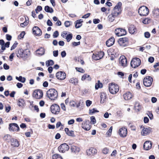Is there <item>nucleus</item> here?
Here are the masks:
<instances>
[{
    "label": "nucleus",
    "mask_w": 159,
    "mask_h": 159,
    "mask_svg": "<svg viewBox=\"0 0 159 159\" xmlns=\"http://www.w3.org/2000/svg\"><path fill=\"white\" fill-rule=\"evenodd\" d=\"M100 20L99 19H94L93 20V23L94 24H97L100 22Z\"/></svg>",
    "instance_id": "obj_58"
},
{
    "label": "nucleus",
    "mask_w": 159,
    "mask_h": 159,
    "mask_svg": "<svg viewBox=\"0 0 159 159\" xmlns=\"http://www.w3.org/2000/svg\"><path fill=\"white\" fill-rule=\"evenodd\" d=\"M140 128L142 129L141 134L142 136H144L148 134L151 131V128L149 127L145 128L143 125L140 126Z\"/></svg>",
    "instance_id": "obj_10"
},
{
    "label": "nucleus",
    "mask_w": 159,
    "mask_h": 159,
    "mask_svg": "<svg viewBox=\"0 0 159 159\" xmlns=\"http://www.w3.org/2000/svg\"><path fill=\"white\" fill-rule=\"evenodd\" d=\"M115 42V39L112 37L108 39L106 42V44L107 47H109L112 45Z\"/></svg>",
    "instance_id": "obj_22"
},
{
    "label": "nucleus",
    "mask_w": 159,
    "mask_h": 159,
    "mask_svg": "<svg viewBox=\"0 0 159 159\" xmlns=\"http://www.w3.org/2000/svg\"><path fill=\"white\" fill-rule=\"evenodd\" d=\"M122 3L120 2H118L114 7L112 13L118 16L120 14L122 11Z\"/></svg>",
    "instance_id": "obj_3"
},
{
    "label": "nucleus",
    "mask_w": 159,
    "mask_h": 159,
    "mask_svg": "<svg viewBox=\"0 0 159 159\" xmlns=\"http://www.w3.org/2000/svg\"><path fill=\"white\" fill-rule=\"evenodd\" d=\"M124 99L126 100L131 99L132 97V94L130 92H127L123 95Z\"/></svg>",
    "instance_id": "obj_24"
},
{
    "label": "nucleus",
    "mask_w": 159,
    "mask_h": 159,
    "mask_svg": "<svg viewBox=\"0 0 159 159\" xmlns=\"http://www.w3.org/2000/svg\"><path fill=\"white\" fill-rule=\"evenodd\" d=\"M65 131L66 134L70 136H74V132L73 131H70L68 128H66L65 129Z\"/></svg>",
    "instance_id": "obj_32"
},
{
    "label": "nucleus",
    "mask_w": 159,
    "mask_h": 159,
    "mask_svg": "<svg viewBox=\"0 0 159 159\" xmlns=\"http://www.w3.org/2000/svg\"><path fill=\"white\" fill-rule=\"evenodd\" d=\"M67 32L65 31H63L61 34V36L63 38H66L67 35Z\"/></svg>",
    "instance_id": "obj_55"
},
{
    "label": "nucleus",
    "mask_w": 159,
    "mask_h": 159,
    "mask_svg": "<svg viewBox=\"0 0 159 159\" xmlns=\"http://www.w3.org/2000/svg\"><path fill=\"white\" fill-rule=\"evenodd\" d=\"M66 73L61 71L58 72L56 74V77L57 78L60 80H64L66 78Z\"/></svg>",
    "instance_id": "obj_17"
},
{
    "label": "nucleus",
    "mask_w": 159,
    "mask_h": 159,
    "mask_svg": "<svg viewBox=\"0 0 159 159\" xmlns=\"http://www.w3.org/2000/svg\"><path fill=\"white\" fill-rule=\"evenodd\" d=\"M3 139L7 142H9L11 140V137L10 135L7 134L4 136Z\"/></svg>",
    "instance_id": "obj_38"
},
{
    "label": "nucleus",
    "mask_w": 159,
    "mask_h": 159,
    "mask_svg": "<svg viewBox=\"0 0 159 159\" xmlns=\"http://www.w3.org/2000/svg\"><path fill=\"white\" fill-rule=\"evenodd\" d=\"M100 96L101 98L100 102L103 103L104 102L106 98V94L105 93L102 92L100 93Z\"/></svg>",
    "instance_id": "obj_27"
},
{
    "label": "nucleus",
    "mask_w": 159,
    "mask_h": 159,
    "mask_svg": "<svg viewBox=\"0 0 159 159\" xmlns=\"http://www.w3.org/2000/svg\"><path fill=\"white\" fill-rule=\"evenodd\" d=\"M71 150L72 152L75 153H78L80 151V149L77 147L73 146L71 147Z\"/></svg>",
    "instance_id": "obj_31"
},
{
    "label": "nucleus",
    "mask_w": 159,
    "mask_h": 159,
    "mask_svg": "<svg viewBox=\"0 0 159 159\" xmlns=\"http://www.w3.org/2000/svg\"><path fill=\"white\" fill-rule=\"evenodd\" d=\"M70 83L73 84L75 85H76L78 83V80L77 79L75 78H71L69 80Z\"/></svg>",
    "instance_id": "obj_35"
},
{
    "label": "nucleus",
    "mask_w": 159,
    "mask_h": 159,
    "mask_svg": "<svg viewBox=\"0 0 159 159\" xmlns=\"http://www.w3.org/2000/svg\"><path fill=\"white\" fill-rule=\"evenodd\" d=\"M72 34H67L65 38L67 41L68 42H69L72 39Z\"/></svg>",
    "instance_id": "obj_42"
},
{
    "label": "nucleus",
    "mask_w": 159,
    "mask_h": 159,
    "mask_svg": "<svg viewBox=\"0 0 159 159\" xmlns=\"http://www.w3.org/2000/svg\"><path fill=\"white\" fill-rule=\"evenodd\" d=\"M129 32L131 34H134L136 31L135 27L134 25H131L129 29Z\"/></svg>",
    "instance_id": "obj_30"
},
{
    "label": "nucleus",
    "mask_w": 159,
    "mask_h": 159,
    "mask_svg": "<svg viewBox=\"0 0 159 159\" xmlns=\"http://www.w3.org/2000/svg\"><path fill=\"white\" fill-rule=\"evenodd\" d=\"M45 52V49L41 47L36 51L35 54L38 56H41L44 54Z\"/></svg>",
    "instance_id": "obj_20"
},
{
    "label": "nucleus",
    "mask_w": 159,
    "mask_h": 159,
    "mask_svg": "<svg viewBox=\"0 0 159 159\" xmlns=\"http://www.w3.org/2000/svg\"><path fill=\"white\" fill-rule=\"evenodd\" d=\"M115 33L118 36H120L125 35L126 32L124 29L117 28L115 30Z\"/></svg>",
    "instance_id": "obj_15"
},
{
    "label": "nucleus",
    "mask_w": 159,
    "mask_h": 159,
    "mask_svg": "<svg viewBox=\"0 0 159 159\" xmlns=\"http://www.w3.org/2000/svg\"><path fill=\"white\" fill-rule=\"evenodd\" d=\"M47 94L48 97L52 100H55L58 96L57 92L54 89H49L47 91Z\"/></svg>",
    "instance_id": "obj_1"
},
{
    "label": "nucleus",
    "mask_w": 159,
    "mask_h": 159,
    "mask_svg": "<svg viewBox=\"0 0 159 159\" xmlns=\"http://www.w3.org/2000/svg\"><path fill=\"white\" fill-rule=\"evenodd\" d=\"M28 24V20H25V21L23 23L20 24V26L22 27H24L26 26Z\"/></svg>",
    "instance_id": "obj_46"
},
{
    "label": "nucleus",
    "mask_w": 159,
    "mask_h": 159,
    "mask_svg": "<svg viewBox=\"0 0 159 159\" xmlns=\"http://www.w3.org/2000/svg\"><path fill=\"white\" fill-rule=\"evenodd\" d=\"M17 104L20 107L22 108L24 107L25 105L24 99L22 98L19 99L17 103Z\"/></svg>",
    "instance_id": "obj_25"
},
{
    "label": "nucleus",
    "mask_w": 159,
    "mask_h": 159,
    "mask_svg": "<svg viewBox=\"0 0 159 159\" xmlns=\"http://www.w3.org/2000/svg\"><path fill=\"white\" fill-rule=\"evenodd\" d=\"M102 87V84L99 80L98 81V82L95 84V88L96 89H98L99 88H101Z\"/></svg>",
    "instance_id": "obj_37"
},
{
    "label": "nucleus",
    "mask_w": 159,
    "mask_h": 159,
    "mask_svg": "<svg viewBox=\"0 0 159 159\" xmlns=\"http://www.w3.org/2000/svg\"><path fill=\"white\" fill-rule=\"evenodd\" d=\"M60 110L59 106L57 105L54 104L51 107V111L52 113L55 114H58Z\"/></svg>",
    "instance_id": "obj_9"
},
{
    "label": "nucleus",
    "mask_w": 159,
    "mask_h": 159,
    "mask_svg": "<svg viewBox=\"0 0 159 159\" xmlns=\"http://www.w3.org/2000/svg\"><path fill=\"white\" fill-rule=\"evenodd\" d=\"M9 129L11 131H17L19 130V127L16 123H11L9 125Z\"/></svg>",
    "instance_id": "obj_14"
},
{
    "label": "nucleus",
    "mask_w": 159,
    "mask_h": 159,
    "mask_svg": "<svg viewBox=\"0 0 159 159\" xmlns=\"http://www.w3.org/2000/svg\"><path fill=\"white\" fill-rule=\"evenodd\" d=\"M120 64L123 67H125L127 66V61L125 57L122 56L119 58Z\"/></svg>",
    "instance_id": "obj_19"
},
{
    "label": "nucleus",
    "mask_w": 159,
    "mask_h": 159,
    "mask_svg": "<svg viewBox=\"0 0 159 159\" xmlns=\"http://www.w3.org/2000/svg\"><path fill=\"white\" fill-rule=\"evenodd\" d=\"M141 63V61L139 58H135L132 60L130 64L132 68H135L140 66Z\"/></svg>",
    "instance_id": "obj_7"
},
{
    "label": "nucleus",
    "mask_w": 159,
    "mask_h": 159,
    "mask_svg": "<svg viewBox=\"0 0 159 159\" xmlns=\"http://www.w3.org/2000/svg\"><path fill=\"white\" fill-rule=\"evenodd\" d=\"M152 144L151 142L148 141H146L143 144V148L145 150H148L152 148Z\"/></svg>",
    "instance_id": "obj_21"
},
{
    "label": "nucleus",
    "mask_w": 159,
    "mask_h": 159,
    "mask_svg": "<svg viewBox=\"0 0 159 159\" xmlns=\"http://www.w3.org/2000/svg\"><path fill=\"white\" fill-rule=\"evenodd\" d=\"M117 16L112 13H111V14H110L108 16V20L109 21L112 22L115 20V18Z\"/></svg>",
    "instance_id": "obj_29"
},
{
    "label": "nucleus",
    "mask_w": 159,
    "mask_h": 159,
    "mask_svg": "<svg viewBox=\"0 0 159 159\" xmlns=\"http://www.w3.org/2000/svg\"><path fill=\"white\" fill-rule=\"evenodd\" d=\"M134 108L135 110L137 112H139L141 110V107L139 103L138 102H135V104Z\"/></svg>",
    "instance_id": "obj_34"
},
{
    "label": "nucleus",
    "mask_w": 159,
    "mask_h": 159,
    "mask_svg": "<svg viewBox=\"0 0 159 159\" xmlns=\"http://www.w3.org/2000/svg\"><path fill=\"white\" fill-rule=\"evenodd\" d=\"M144 37L146 38H149L150 36V34L148 32H146L144 34Z\"/></svg>",
    "instance_id": "obj_52"
},
{
    "label": "nucleus",
    "mask_w": 159,
    "mask_h": 159,
    "mask_svg": "<svg viewBox=\"0 0 159 159\" xmlns=\"http://www.w3.org/2000/svg\"><path fill=\"white\" fill-rule=\"evenodd\" d=\"M119 87L118 85L114 83L110 84H109V90L110 93L115 94L119 91Z\"/></svg>",
    "instance_id": "obj_2"
},
{
    "label": "nucleus",
    "mask_w": 159,
    "mask_h": 159,
    "mask_svg": "<svg viewBox=\"0 0 159 159\" xmlns=\"http://www.w3.org/2000/svg\"><path fill=\"white\" fill-rule=\"evenodd\" d=\"M17 44V43H14V44L11 47V50H12L14 49L16 47Z\"/></svg>",
    "instance_id": "obj_62"
},
{
    "label": "nucleus",
    "mask_w": 159,
    "mask_h": 159,
    "mask_svg": "<svg viewBox=\"0 0 159 159\" xmlns=\"http://www.w3.org/2000/svg\"><path fill=\"white\" fill-rule=\"evenodd\" d=\"M33 33L36 36H40L42 34L41 30L37 26H34L32 29Z\"/></svg>",
    "instance_id": "obj_18"
},
{
    "label": "nucleus",
    "mask_w": 159,
    "mask_h": 159,
    "mask_svg": "<svg viewBox=\"0 0 159 159\" xmlns=\"http://www.w3.org/2000/svg\"><path fill=\"white\" fill-rule=\"evenodd\" d=\"M119 45L122 47H126L128 44V39L126 38H120L118 41Z\"/></svg>",
    "instance_id": "obj_6"
},
{
    "label": "nucleus",
    "mask_w": 159,
    "mask_h": 159,
    "mask_svg": "<svg viewBox=\"0 0 159 159\" xmlns=\"http://www.w3.org/2000/svg\"><path fill=\"white\" fill-rule=\"evenodd\" d=\"M153 13L155 16L159 17V9H155L153 11Z\"/></svg>",
    "instance_id": "obj_40"
},
{
    "label": "nucleus",
    "mask_w": 159,
    "mask_h": 159,
    "mask_svg": "<svg viewBox=\"0 0 159 159\" xmlns=\"http://www.w3.org/2000/svg\"><path fill=\"white\" fill-rule=\"evenodd\" d=\"M90 13H88L84 15L83 16H82V18H83L86 19V18H87L88 17H89V16H90Z\"/></svg>",
    "instance_id": "obj_57"
},
{
    "label": "nucleus",
    "mask_w": 159,
    "mask_h": 159,
    "mask_svg": "<svg viewBox=\"0 0 159 159\" xmlns=\"http://www.w3.org/2000/svg\"><path fill=\"white\" fill-rule=\"evenodd\" d=\"M96 150L93 148H91L86 151L87 154L88 156L93 155L96 154Z\"/></svg>",
    "instance_id": "obj_23"
},
{
    "label": "nucleus",
    "mask_w": 159,
    "mask_h": 159,
    "mask_svg": "<svg viewBox=\"0 0 159 159\" xmlns=\"http://www.w3.org/2000/svg\"><path fill=\"white\" fill-rule=\"evenodd\" d=\"M65 25L66 27H68L70 25V22L68 21H66L65 22Z\"/></svg>",
    "instance_id": "obj_60"
},
{
    "label": "nucleus",
    "mask_w": 159,
    "mask_h": 159,
    "mask_svg": "<svg viewBox=\"0 0 159 159\" xmlns=\"http://www.w3.org/2000/svg\"><path fill=\"white\" fill-rule=\"evenodd\" d=\"M25 31H22L21 33L18 35V38L20 39H21L23 38L25 35Z\"/></svg>",
    "instance_id": "obj_47"
},
{
    "label": "nucleus",
    "mask_w": 159,
    "mask_h": 159,
    "mask_svg": "<svg viewBox=\"0 0 159 159\" xmlns=\"http://www.w3.org/2000/svg\"><path fill=\"white\" fill-rule=\"evenodd\" d=\"M90 119L93 124H94L96 123V120L94 116H92L91 117Z\"/></svg>",
    "instance_id": "obj_53"
},
{
    "label": "nucleus",
    "mask_w": 159,
    "mask_h": 159,
    "mask_svg": "<svg viewBox=\"0 0 159 159\" xmlns=\"http://www.w3.org/2000/svg\"><path fill=\"white\" fill-rule=\"evenodd\" d=\"M69 104L70 106L75 107V102L74 101L71 100L70 101Z\"/></svg>",
    "instance_id": "obj_50"
},
{
    "label": "nucleus",
    "mask_w": 159,
    "mask_h": 159,
    "mask_svg": "<svg viewBox=\"0 0 159 159\" xmlns=\"http://www.w3.org/2000/svg\"><path fill=\"white\" fill-rule=\"evenodd\" d=\"M69 148V146L66 143L61 144L58 148V149L60 152L64 153L67 151Z\"/></svg>",
    "instance_id": "obj_13"
},
{
    "label": "nucleus",
    "mask_w": 159,
    "mask_h": 159,
    "mask_svg": "<svg viewBox=\"0 0 159 159\" xmlns=\"http://www.w3.org/2000/svg\"><path fill=\"white\" fill-rule=\"evenodd\" d=\"M44 10L47 12L52 13L53 12V9L48 6H46L44 7Z\"/></svg>",
    "instance_id": "obj_33"
},
{
    "label": "nucleus",
    "mask_w": 159,
    "mask_h": 159,
    "mask_svg": "<svg viewBox=\"0 0 159 159\" xmlns=\"http://www.w3.org/2000/svg\"><path fill=\"white\" fill-rule=\"evenodd\" d=\"M61 108L64 111H66V107L64 104L63 103H62L61 104Z\"/></svg>",
    "instance_id": "obj_63"
},
{
    "label": "nucleus",
    "mask_w": 159,
    "mask_h": 159,
    "mask_svg": "<svg viewBox=\"0 0 159 159\" xmlns=\"http://www.w3.org/2000/svg\"><path fill=\"white\" fill-rule=\"evenodd\" d=\"M42 10V7L41 6H38L37 8L36 9H35V11H36V13H38V11H41Z\"/></svg>",
    "instance_id": "obj_54"
},
{
    "label": "nucleus",
    "mask_w": 159,
    "mask_h": 159,
    "mask_svg": "<svg viewBox=\"0 0 159 159\" xmlns=\"http://www.w3.org/2000/svg\"><path fill=\"white\" fill-rule=\"evenodd\" d=\"M52 159H63V158L60 155L56 154L52 156Z\"/></svg>",
    "instance_id": "obj_41"
},
{
    "label": "nucleus",
    "mask_w": 159,
    "mask_h": 159,
    "mask_svg": "<svg viewBox=\"0 0 159 159\" xmlns=\"http://www.w3.org/2000/svg\"><path fill=\"white\" fill-rule=\"evenodd\" d=\"M82 127L86 130H89L91 129L90 123L88 120H85L82 124Z\"/></svg>",
    "instance_id": "obj_16"
},
{
    "label": "nucleus",
    "mask_w": 159,
    "mask_h": 159,
    "mask_svg": "<svg viewBox=\"0 0 159 159\" xmlns=\"http://www.w3.org/2000/svg\"><path fill=\"white\" fill-rule=\"evenodd\" d=\"M89 77L90 76L89 75L84 74L82 76L81 78V80L83 81H84L86 78H88V80H91V78Z\"/></svg>",
    "instance_id": "obj_39"
},
{
    "label": "nucleus",
    "mask_w": 159,
    "mask_h": 159,
    "mask_svg": "<svg viewBox=\"0 0 159 159\" xmlns=\"http://www.w3.org/2000/svg\"><path fill=\"white\" fill-rule=\"evenodd\" d=\"M148 61L152 63L154 61V58L152 57H150L148 58Z\"/></svg>",
    "instance_id": "obj_64"
},
{
    "label": "nucleus",
    "mask_w": 159,
    "mask_h": 159,
    "mask_svg": "<svg viewBox=\"0 0 159 159\" xmlns=\"http://www.w3.org/2000/svg\"><path fill=\"white\" fill-rule=\"evenodd\" d=\"M59 35V33L57 31H56L53 33V36L54 38H56Z\"/></svg>",
    "instance_id": "obj_56"
},
{
    "label": "nucleus",
    "mask_w": 159,
    "mask_h": 159,
    "mask_svg": "<svg viewBox=\"0 0 159 159\" xmlns=\"http://www.w3.org/2000/svg\"><path fill=\"white\" fill-rule=\"evenodd\" d=\"M104 55V52L100 51L98 52L97 53L93 54L92 56V58L95 60H98L101 59Z\"/></svg>",
    "instance_id": "obj_12"
},
{
    "label": "nucleus",
    "mask_w": 159,
    "mask_h": 159,
    "mask_svg": "<svg viewBox=\"0 0 159 159\" xmlns=\"http://www.w3.org/2000/svg\"><path fill=\"white\" fill-rule=\"evenodd\" d=\"M83 22V20L82 19L78 20L75 22V27L76 28H80L82 25V23Z\"/></svg>",
    "instance_id": "obj_28"
},
{
    "label": "nucleus",
    "mask_w": 159,
    "mask_h": 159,
    "mask_svg": "<svg viewBox=\"0 0 159 159\" xmlns=\"http://www.w3.org/2000/svg\"><path fill=\"white\" fill-rule=\"evenodd\" d=\"M86 106L89 107L92 104V102L89 100H87L86 101Z\"/></svg>",
    "instance_id": "obj_59"
},
{
    "label": "nucleus",
    "mask_w": 159,
    "mask_h": 159,
    "mask_svg": "<svg viewBox=\"0 0 159 159\" xmlns=\"http://www.w3.org/2000/svg\"><path fill=\"white\" fill-rule=\"evenodd\" d=\"M152 81L153 79L151 77L146 76L143 79V84L146 87H149L151 85Z\"/></svg>",
    "instance_id": "obj_8"
},
{
    "label": "nucleus",
    "mask_w": 159,
    "mask_h": 159,
    "mask_svg": "<svg viewBox=\"0 0 159 159\" xmlns=\"http://www.w3.org/2000/svg\"><path fill=\"white\" fill-rule=\"evenodd\" d=\"M127 134V129L125 127L120 129L118 131V134L120 136L124 138L126 136Z\"/></svg>",
    "instance_id": "obj_11"
},
{
    "label": "nucleus",
    "mask_w": 159,
    "mask_h": 159,
    "mask_svg": "<svg viewBox=\"0 0 159 159\" xmlns=\"http://www.w3.org/2000/svg\"><path fill=\"white\" fill-rule=\"evenodd\" d=\"M54 64V62L52 60H50L47 61L46 62V65L47 66H52Z\"/></svg>",
    "instance_id": "obj_43"
},
{
    "label": "nucleus",
    "mask_w": 159,
    "mask_h": 159,
    "mask_svg": "<svg viewBox=\"0 0 159 159\" xmlns=\"http://www.w3.org/2000/svg\"><path fill=\"white\" fill-rule=\"evenodd\" d=\"M150 21V19L148 18L143 20V23L144 24H146L149 23Z\"/></svg>",
    "instance_id": "obj_44"
},
{
    "label": "nucleus",
    "mask_w": 159,
    "mask_h": 159,
    "mask_svg": "<svg viewBox=\"0 0 159 159\" xmlns=\"http://www.w3.org/2000/svg\"><path fill=\"white\" fill-rule=\"evenodd\" d=\"M109 152V149L107 148H105L102 150V152L104 154H107Z\"/></svg>",
    "instance_id": "obj_45"
},
{
    "label": "nucleus",
    "mask_w": 159,
    "mask_h": 159,
    "mask_svg": "<svg viewBox=\"0 0 159 159\" xmlns=\"http://www.w3.org/2000/svg\"><path fill=\"white\" fill-rule=\"evenodd\" d=\"M112 130V127L111 126L107 133V134L108 136H110L111 134Z\"/></svg>",
    "instance_id": "obj_48"
},
{
    "label": "nucleus",
    "mask_w": 159,
    "mask_h": 159,
    "mask_svg": "<svg viewBox=\"0 0 159 159\" xmlns=\"http://www.w3.org/2000/svg\"><path fill=\"white\" fill-rule=\"evenodd\" d=\"M75 120L74 119H71L68 121V124L69 125H71L73 124Z\"/></svg>",
    "instance_id": "obj_61"
},
{
    "label": "nucleus",
    "mask_w": 159,
    "mask_h": 159,
    "mask_svg": "<svg viewBox=\"0 0 159 159\" xmlns=\"http://www.w3.org/2000/svg\"><path fill=\"white\" fill-rule=\"evenodd\" d=\"M138 12L141 16H146L148 14L149 11L148 8L146 7L142 6L139 8Z\"/></svg>",
    "instance_id": "obj_4"
},
{
    "label": "nucleus",
    "mask_w": 159,
    "mask_h": 159,
    "mask_svg": "<svg viewBox=\"0 0 159 159\" xmlns=\"http://www.w3.org/2000/svg\"><path fill=\"white\" fill-rule=\"evenodd\" d=\"M43 95L42 91L38 89L34 90L33 93V97L37 99L41 98L43 96Z\"/></svg>",
    "instance_id": "obj_5"
},
{
    "label": "nucleus",
    "mask_w": 159,
    "mask_h": 159,
    "mask_svg": "<svg viewBox=\"0 0 159 159\" xmlns=\"http://www.w3.org/2000/svg\"><path fill=\"white\" fill-rule=\"evenodd\" d=\"M98 112V111L96 110L95 109L93 108L89 110V113L90 114H93L95 112Z\"/></svg>",
    "instance_id": "obj_51"
},
{
    "label": "nucleus",
    "mask_w": 159,
    "mask_h": 159,
    "mask_svg": "<svg viewBox=\"0 0 159 159\" xmlns=\"http://www.w3.org/2000/svg\"><path fill=\"white\" fill-rule=\"evenodd\" d=\"M16 79L19 81L23 83H25L26 80V79L25 77H22L21 76H20L19 77L16 76Z\"/></svg>",
    "instance_id": "obj_36"
},
{
    "label": "nucleus",
    "mask_w": 159,
    "mask_h": 159,
    "mask_svg": "<svg viewBox=\"0 0 159 159\" xmlns=\"http://www.w3.org/2000/svg\"><path fill=\"white\" fill-rule=\"evenodd\" d=\"M11 145L14 147H18L19 143L17 140L16 139H13L11 140Z\"/></svg>",
    "instance_id": "obj_26"
},
{
    "label": "nucleus",
    "mask_w": 159,
    "mask_h": 159,
    "mask_svg": "<svg viewBox=\"0 0 159 159\" xmlns=\"http://www.w3.org/2000/svg\"><path fill=\"white\" fill-rule=\"evenodd\" d=\"M76 70L77 71L81 72V73H84V72L85 71L84 70L81 68H78V67H76L75 68Z\"/></svg>",
    "instance_id": "obj_49"
}]
</instances>
